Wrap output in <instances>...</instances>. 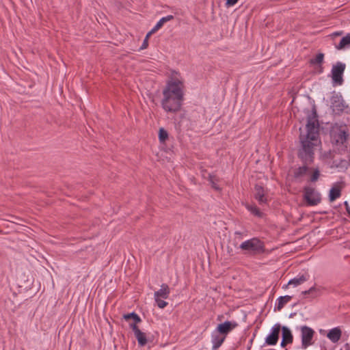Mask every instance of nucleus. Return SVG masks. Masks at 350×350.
<instances>
[{
	"mask_svg": "<svg viewBox=\"0 0 350 350\" xmlns=\"http://www.w3.org/2000/svg\"><path fill=\"white\" fill-rule=\"evenodd\" d=\"M174 73L176 75H178V73L177 72H174Z\"/></svg>",
	"mask_w": 350,
	"mask_h": 350,
	"instance_id": "ea45409f",
	"label": "nucleus"
},
{
	"mask_svg": "<svg viewBox=\"0 0 350 350\" xmlns=\"http://www.w3.org/2000/svg\"><path fill=\"white\" fill-rule=\"evenodd\" d=\"M301 295L304 296L309 295L310 298L313 299L321 295V290L315 286H312L308 290L302 291Z\"/></svg>",
	"mask_w": 350,
	"mask_h": 350,
	"instance_id": "aec40b11",
	"label": "nucleus"
},
{
	"mask_svg": "<svg viewBox=\"0 0 350 350\" xmlns=\"http://www.w3.org/2000/svg\"><path fill=\"white\" fill-rule=\"evenodd\" d=\"M281 329L280 324H275L271 329L270 334L265 338V344L267 345H275L279 339V334Z\"/></svg>",
	"mask_w": 350,
	"mask_h": 350,
	"instance_id": "1a4fd4ad",
	"label": "nucleus"
},
{
	"mask_svg": "<svg viewBox=\"0 0 350 350\" xmlns=\"http://www.w3.org/2000/svg\"><path fill=\"white\" fill-rule=\"evenodd\" d=\"M309 278L308 275H298L291 280H290L288 282L287 285H293L294 287H296L299 285L302 284L305 282H306Z\"/></svg>",
	"mask_w": 350,
	"mask_h": 350,
	"instance_id": "2eb2a0df",
	"label": "nucleus"
},
{
	"mask_svg": "<svg viewBox=\"0 0 350 350\" xmlns=\"http://www.w3.org/2000/svg\"><path fill=\"white\" fill-rule=\"evenodd\" d=\"M154 301L157 306L161 309L165 308L168 304L167 301L161 299V298H154Z\"/></svg>",
	"mask_w": 350,
	"mask_h": 350,
	"instance_id": "bb28decb",
	"label": "nucleus"
},
{
	"mask_svg": "<svg viewBox=\"0 0 350 350\" xmlns=\"http://www.w3.org/2000/svg\"><path fill=\"white\" fill-rule=\"evenodd\" d=\"M348 137L347 132L341 129L333 131L331 133L332 143L335 145L344 144L347 142Z\"/></svg>",
	"mask_w": 350,
	"mask_h": 350,
	"instance_id": "6e6552de",
	"label": "nucleus"
},
{
	"mask_svg": "<svg viewBox=\"0 0 350 350\" xmlns=\"http://www.w3.org/2000/svg\"><path fill=\"white\" fill-rule=\"evenodd\" d=\"M303 198L308 206H317L321 202V195L317 189L310 186L304 188Z\"/></svg>",
	"mask_w": 350,
	"mask_h": 350,
	"instance_id": "20e7f679",
	"label": "nucleus"
},
{
	"mask_svg": "<svg viewBox=\"0 0 350 350\" xmlns=\"http://www.w3.org/2000/svg\"><path fill=\"white\" fill-rule=\"evenodd\" d=\"M344 206L345 207V209H346L347 212L348 213L350 211V206H349V204L347 201H345L344 202Z\"/></svg>",
	"mask_w": 350,
	"mask_h": 350,
	"instance_id": "473e14b6",
	"label": "nucleus"
},
{
	"mask_svg": "<svg viewBox=\"0 0 350 350\" xmlns=\"http://www.w3.org/2000/svg\"><path fill=\"white\" fill-rule=\"evenodd\" d=\"M173 19H174V16H172V15H167L166 16H164V17L161 18L159 21V22H160L163 25L165 23L170 21H172Z\"/></svg>",
	"mask_w": 350,
	"mask_h": 350,
	"instance_id": "cd10ccee",
	"label": "nucleus"
},
{
	"mask_svg": "<svg viewBox=\"0 0 350 350\" xmlns=\"http://www.w3.org/2000/svg\"><path fill=\"white\" fill-rule=\"evenodd\" d=\"M168 137L167 132L163 128L159 129V139L161 142H164Z\"/></svg>",
	"mask_w": 350,
	"mask_h": 350,
	"instance_id": "a878e982",
	"label": "nucleus"
},
{
	"mask_svg": "<svg viewBox=\"0 0 350 350\" xmlns=\"http://www.w3.org/2000/svg\"><path fill=\"white\" fill-rule=\"evenodd\" d=\"M319 332H320V333H321V334H323L325 331V330H323V329H320V331H319Z\"/></svg>",
	"mask_w": 350,
	"mask_h": 350,
	"instance_id": "4c0bfd02",
	"label": "nucleus"
},
{
	"mask_svg": "<svg viewBox=\"0 0 350 350\" xmlns=\"http://www.w3.org/2000/svg\"><path fill=\"white\" fill-rule=\"evenodd\" d=\"M239 247L242 250L245 251V254L252 256L263 254L265 250L264 242L258 238H252L243 241Z\"/></svg>",
	"mask_w": 350,
	"mask_h": 350,
	"instance_id": "7ed1b4c3",
	"label": "nucleus"
},
{
	"mask_svg": "<svg viewBox=\"0 0 350 350\" xmlns=\"http://www.w3.org/2000/svg\"><path fill=\"white\" fill-rule=\"evenodd\" d=\"M170 293V289L167 284H162L159 291L154 293V298L167 299Z\"/></svg>",
	"mask_w": 350,
	"mask_h": 350,
	"instance_id": "ddd939ff",
	"label": "nucleus"
},
{
	"mask_svg": "<svg viewBox=\"0 0 350 350\" xmlns=\"http://www.w3.org/2000/svg\"><path fill=\"white\" fill-rule=\"evenodd\" d=\"M282 334L284 340H286L288 343H292L293 337L291 330L286 326L282 327Z\"/></svg>",
	"mask_w": 350,
	"mask_h": 350,
	"instance_id": "4be33fe9",
	"label": "nucleus"
},
{
	"mask_svg": "<svg viewBox=\"0 0 350 350\" xmlns=\"http://www.w3.org/2000/svg\"><path fill=\"white\" fill-rule=\"evenodd\" d=\"M213 177H214L213 176L209 175V181H210L213 188H214L216 190H219V187H218L217 183L213 180Z\"/></svg>",
	"mask_w": 350,
	"mask_h": 350,
	"instance_id": "c85d7f7f",
	"label": "nucleus"
},
{
	"mask_svg": "<svg viewBox=\"0 0 350 350\" xmlns=\"http://www.w3.org/2000/svg\"><path fill=\"white\" fill-rule=\"evenodd\" d=\"M239 1V0H226V7H231V6H233L237 2Z\"/></svg>",
	"mask_w": 350,
	"mask_h": 350,
	"instance_id": "c756f323",
	"label": "nucleus"
},
{
	"mask_svg": "<svg viewBox=\"0 0 350 350\" xmlns=\"http://www.w3.org/2000/svg\"><path fill=\"white\" fill-rule=\"evenodd\" d=\"M331 107L335 113H340L345 111L348 105L340 94H336L331 98Z\"/></svg>",
	"mask_w": 350,
	"mask_h": 350,
	"instance_id": "423d86ee",
	"label": "nucleus"
},
{
	"mask_svg": "<svg viewBox=\"0 0 350 350\" xmlns=\"http://www.w3.org/2000/svg\"><path fill=\"white\" fill-rule=\"evenodd\" d=\"M349 216L350 217V211L347 213Z\"/></svg>",
	"mask_w": 350,
	"mask_h": 350,
	"instance_id": "a19ab883",
	"label": "nucleus"
},
{
	"mask_svg": "<svg viewBox=\"0 0 350 350\" xmlns=\"http://www.w3.org/2000/svg\"><path fill=\"white\" fill-rule=\"evenodd\" d=\"M130 327L134 332L135 336L138 342V345L139 347H144L148 342L146 334L144 332H142L137 325H135L134 324H130Z\"/></svg>",
	"mask_w": 350,
	"mask_h": 350,
	"instance_id": "9d476101",
	"label": "nucleus"
},
{
	"mask_svg": "<svg viewBox=\"0 0 350 350\" xmlns=\"http://www.w3.org/2000/svg\"><path fill=\"white\" fill-rule=\"evenodd\" d=\"M185 85L183 81L176 77H172L167 81L162 90L161 106L167 113H178L185 100Z\"/></svg>",
	"mask_w": 350,
	"mask_h": 350,
	"instance_id": "f03ea898",
	"label": "nucleus"
},
{
	"mask_svg": "<svg viewBox=\"0 0 350 350\" xmlns=\"http://www.w3.org/2000/svg\"><path fill=\"white\" fill-rule=\"evenodd\" d=\"M319 176H320V171H319V168L313 169L312 173L310 177V181L314 183V182L317 181Z\"/></svg>",
	"mask_w": 350,
	"mask_h": 350,
	"instance_id": "393cba45",
	"label": "nucleus"
},
{
	"mask_svg": "<svg viewBox=\"0 0 350 350\" xmlns=\"http://www.w3.org/2000/svg\"><path fill=\"white\" fill-rule=\"evenodd\" d=\"M342 34V31H337V32H334L333 33L334 36H340Z\"/></svg>",
	"mask_w": 350,
	"mask_h": 350,
	"instance_id": "c9c22d12",
	"label": "nucleus"
},
{
	"mask_svg": "<svg viewBox=\"0 0 350 350\" xmlns=\"http://www.w3.org/2000/svg\"><path fill=\"white\" fill-rule=\"evenodd\" d=\"M154 33V32H152V29L146 34V37H145V39L146 40H148L149 37L152 35Z\"/></svg>",
	"mask_w": 350,
	"mask_h": 350,
	"instance_id": "f704fd0d",
	"label": "nucleus"
},
{
	"mask_svg": "<svg viewBox=\"0 0 350 350\" xmlns=\"http://www.w3.org/2000/svg\"><path fill=\"white\" fill-rule=\"evenodd\" d=\"M314 334V331L307 325L301 327V345L304 348H307L312 345V340Z\"/></svg>",
	"mask_w": 350,
	"mask_h": 350,
	"instance_id": "0eeeda50",
	"label": "nucleus"
},
{
	"mask_svg": "<svg viewBox=\"0 0 350 350\" xmlns=\"http://www.w3.org/2000/svg\"><path fill=\"white\" fill-rule=\"evenodd\" d=\"M163 27V25L160 22H157L154 27L152 29V32H157Z\"/></svg>",
	"mask_w": 350,
	"mask_h": 350,
	"instance_id": "7c9ffc66",
	"label": "nucleus"
},
{
	"mask_svg": "<svg viewBox=\"0 0 350 350\" xmlns=\"http://www.w3.org/2000/svg\"><path fill=\"white\" fill-rule=\"evenodd\" d=\"M286 344H288V342H287L286 340H284V338H282L280 345L282 347H284L286 345Z\"/></svg>",
	"mask_w": 350,
	"mask_h": 350,
	"instance_id": "72a5a7b5",
	"label": "nucleus"
},
{
	"mask_svg": "<svg viewBox=\"0 0 350 350\" xmlns=\"http://www.w3.org/2000/svg\"><path fill=\"white\" fill-rule=\"evenodd\" d=\"M237 324L236 323H232L230 321H225L223 323H220L218 325L216 329V332L217 333L226 335L228 334L231 330H232Z\"/></svg>",
	"mask_w": 350,
	"mask_h": 350,
	"instance_id": "9b49d317",
	"label": "nucleus"
},
{
	"mask_svg": "<svg viewBox=\"0 0 350 350\" xmlns=\"http://www.w3.org/2000/svg\"><path fill=\"white\" fill-rule=\"evenodd\" d=\"M236 234H241V232H235Z\"/></svg>",
	"mask_w": 350,
	"mask_h": 350,
	"instance_id": "58836bf2",
	"label": "nucleus"
},
{
	"mask_svg": "<svg viewBox=\"0 0 350 350\" xmlns=\"http://www.w3.org/2000/svg\"><path fill=\"white\" fill-rule=\"evenodd\" d=\"M337 50L350 49V33L342 38L340 42L335 46Z\"/></svg>",
	"mask_w": 350,
	"mask_h": 350,
	"instance_id": "dca6fc26",
	"label": "nucleus"
},
{
	"mask_svg": "<svg viewBox=\"0 0 350 350\" xmlns=\"http://www.w3.org/2000/svg\"><path fill=\"white\" fill-rule=\"evenodd\" d=\"M341 196V188L338 185H334L329 191V199L330 202L336 200Z\"/></svg>",
	"mask_w": 350,
	"mask_h": 350,
	"instance_id": "6ab92c4d",
	"label": "nucleus"
},
{
	"mask_svg": "<svg viewBox=\"0 0 350 350\" xmlns=\"http://www.w3.org/2000/svg\"><path fill=\"white\" fill-rule=\"evenodd\" d=\"M148 40H146V39L144 38L140 49H146L148 47Z\"/></svg>",
	"mask_w": 350,
	"mask_h": 350,
	"instance_id": "2f4dec72",
	"label": "nucleus"
},
{
	"mask_svg": "<svg viewBox=\"0 0 350 350\" xmlns=\"http://www.w3.org/2000/svg\"><path fill=\"white\" fill-rule=\"evenodd\" d=\"M225 340V336L222 337L217 333H213L212 335V350H217L222 345Z\"/></svg>",
	"mask_w": 350,
	"mask_h": 350,
	"instance_id": "a211bd4d",
	"label": "nucleus"
},
{
	"mask_svg": "<svg viewBox=\"0 0 350 350\" xmlns=\"http://www.w3.org/2000/svg\"><path fill=\"white\" fill-rule=\"evenodd\" d=\"M323 59H324V54L322 53H319L316 55L314 59H311V64H320L323 63Z\"/></svg>",
	"mask_w": 350,
	"mask_h": 350,
	"instance_id": "b1692460",
	"label": "nucleus"
},
{
	"mask_svg": "<svg viewBox=\"0 0 350 350\" xmlns=\"http://www.w3.org/2000/svg\"><path fill=\"white\" fill-rule=\"evenodd\" d=\"M255 199L258 200L260 204L267 203V198L265 196V190L262 186L256 185L255 186Z\"/></svg>",
	"mask_w": 350,
	"mask_h": 350,
	"instance_id": "4468645a",
	"label": "nucleus"
},
{
	"mask_svg": "<svg viewBox=\"0 0 350 350\" xmlns=\"http://www.w3.org/2000/svg\"><path fill=\"white\" fill-rule=\"evenodd\" d=\"M345 68V64L341 62H338L336 64L333 65L331 73L332 82L334 85H341L343 83L342 75Z\"/></svg>",
	"mask_w": 350,
	"mask_h": 350,
	"instance_id": "39448f33",
	"label": "nucleus"
},
{
	"mask_svg": "<svg viewBox=\"0 0 350 350\" xmlns=\"http://www.w3.org/2000/svg\"><path fill=\"white\" fill-rule=\"evenodd\" d=\"M306 131V135H300L299 136L301 146L298 150L297 155L304 165L295 170L294 177L296 179L302 178L310 170L308 165L314 161V147L320 143L319 140V122L314 106L312 107V113L308 116Z\"/></svg>",
	"mask_w": 350,
	"mask_h": 350,
	"instance_id": "f257e3e1",
	"label": "nucleus"
},
{
	"mask_svg": "<svg viewBox=\"0 0 350 350\" xmlns=\"http://www.w3.org/2000/svg\"><path fill=\"white\" fill-rule=\"evenodd\" d=\"M123 317L127 321H129L130 320H133V322L129 323V325L134 324V325H137V323L142 322V319L139 317V316L134 312L129 313V314H126L124 315Z\"/></svg>",
	"mask_w": 350,
	"mask_h": 350,
	"instance_id": "412c9836",
	"label": "nucleus"
},
{
	"mask_svg": "<svg viewBox=\"0 0 350 350\" xmlns=\"http://www.w3.org/2000/svg\"><path fill=\"white\" fill-rule=\"evenodd\" d=\"M246 207L247 209L254 215L259 217L262 216V213L256 205H247Z\"/></svg>",
	"mask_w": 350,
	"mask_h": 350,
	"instance_id": "5701e85b",
	"label": "nucleus"
},
{
	"mask_svg": "<svg viewBox=\"0 0 350 350\" xmlns=\"http://www.w3.org/2000/svg\"><path fill=\"white\" fill-rule=\"evenodd\" d=\"M292 299V297L290 295L281 296L278 298L277 303L275 306V310H281L284 305L289 302Z\"/></svg>",
	"mask_w": 350,
	"mask_h": 350,
	"instance_id": "f3484780",
	"label": "nucleus"
},
{
	"mask_svg": "<svg viewBox=\"0 0 350 350\" xmlns=\"http://www.w3.org/2000/svg\"><path fill=\"white\" fill-rule=\"evenodd\" d=\"M345 350H350V342L345 345Z\"/></svg>",
	"mask_w": 350,
	"mask_h": 350,
	"instance_id": "e433bc0d",
	"label": "nucleus"
},
{
	"mask_svg": "<svg viewBox=\"0 0 350 350\" xmlns=\"http://www.w3.org/2000/svg\"><path fill=\"white\" fill-rule=\"evenodd\" d=\"M342 336V331L339 327L331 329L327 334V337L333 343L338 342Z\"/></svg>",
	"mask_w": 350,
	"mask_h": 350,
	"instance_id": "f8f14e48",
	"label": "nucleus"
}]
</instances>
